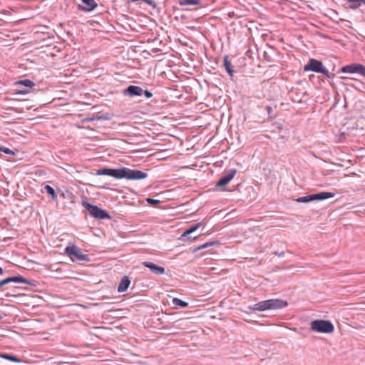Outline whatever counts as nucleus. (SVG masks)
<instances>
[{"mask_svg":"<svg viewBox=\"0 0 365 365\" xmlns=\"http://www.w3.org/2000/svg\"><path fill=\"white\" fill-rule=\"evenodd\" d=\"M342 73H359L361 76H365V67L361 64H351L343 66L341 68Z\"/></svg>","mask_w":365,"mask_h":365,"instance_id":"6e6552de","label":"nucleus"},{"mask_svg":"<svg viewBox=\"0 0 365 365\" xmlns=\"http://www.w3.org/2000/svg\"><path fill=\"white\" fill-rule=\"evenodd\" d=\"M173 304L175 306H180L181 307H186L188 306V303L185 302L178 298H173Z\"/></svg>","mask_w":365,"mask_h":365,"instance_id":"aec40b11","label":"nucleus"},{"mask_svg":"<svg viewBox=\"0 0 365 365\" xmlns=\"http://www.w3.org/2000/svg\"><path fill=\"white\" fill-rule=\"evenodd\" d=\"M82 205L89 212L90 215L96 219H109V214L98 206L92 205L87 202H83Z\"/></svg>","mask_w":365,"mask_h":365,"instance_id":"423d86ee","label":"nucleus"},{"mask_svg":"<svg viewBox=\"0 0 365 365\" xmlns=\"http://www.w3.org/2000/svg\"><path fill=\"white\" fill-rule=\"evenodd\" d=\"M65 254L70 257L72 262L88 260V255L83 254L81 250L76 245L66 247L65 249Z\"/></svg>","mask_w":365,"mask_h":365,"instance_id":"39448f33","label":"nucleus"},{"mask_svg":"<svg viewBox=\"0 0 365 365\" xmlns=\"http://www.w3.org/2000/svg\"><path fill=\"white\" fill-rule=\"evenodd\" d=\"M44 189H45L46 192L49 195L51 196L53 200H56L57 196H56V192H55L54 189L51 186L47 185L45 186Z\"/></svg>","mask_w":365,"mask_h":365,"instance_id":"f3484780","label":"nucleus"},{"mask_svg":"<svg viewBox=\"0 0 365 365\" xmlns=\"http://www.w3.org/2000/svg\"><path fill=\"white\" fill-rule=\"evenodd\" d=\"M98 175H109L116 179L125 178L127 180H142L147 178V173L138 170H132L128 168H121L120 169L103 168L96 171Z\"/></svg>","mask_w":365,"mask_h":365,"instance_id":"f257e3e1","label":"nucleus"},{"mask_svg":"<svg viewBox=\"0 0 365 365\" xmlns=\"http://www.w3.org/2000/svg\"><path fill=\"white\" fill-rule=\"evenodd\" d=\"M287 302L278 299H271L255 304L252 308L254 311H265L277 309L287 307Z\"/></svg>","mask_w":365,"mask_h":365,"instance_id":"f03ea898","label":"nucleus"},{"mask_svg":"<svg viewBox=\"0 0 365 365\" xmlns=\"http://www.w3.org/2000/svg\"><path fill=\"white\" fill-rule=\"evenodd\" d=\"M1 318H2V317H1V316L0 315V319H1Z\"/></svg>","mask_w":365,"mask_h":365,"instance_id":"c756f323","label":"nucleus"},{"mask_svg":"<svg viewBox=\"0 0 365 365\" xmlns=\"http://www.w3.org/2000/svg\"><path fill=\"white\" fill-rule=\"evenodd\" d=\"M24 284L29 283L28 281L26 279H25L24 280Z\"/></svg>","mask_w":365,"mask_h":365,"instance_id":"cd10ccee","label":"nucleus"},{"mask_svg":"<svg viewBox=\"0 0 365 365\" xmlns=\"http://www.w3.org/2000/svg\"><path fill=\"white\" fill-rule=\"evenodd\" d=\"M0 151H2L3 153H4L6 154H9V153H12L10 149H9L8 148L4 147L1 145H0Z\"/></svg>","mask_w":365,"mask_h":365,"instance_id":"4be33fe9","label":"nucleus"},{"mask_svg":"<svg viewBox=\"0 0 365 365\" xmlns=\"http://www.w3.org/2000/svg\"><path fill=\"white\" fill-rule=\"evenodd\" d=\"M143 90L136 86H129L125 90V93L129 95L130 96H141L143 94Z\"/></svg>","mask_w":365,"mask_h":365,"instance_id":"9b49d317","label":"nucleus"},{"mask_svg":"<svg viewBox=\"0 0 365 365\" xmlns=\"http://www.w3.org/2000/svg\"><path fill=\"white\" fill-rule=\"evenodd\" d=\"M310 329L317 333L331 334L334 332V327L330 321L316 319L310 323Z\"/></svg>","mask_w":365,"mask_h":365,"instance_id":"7ed1b4c3","label":"nucleus"},{"mask_svg":"<svg viewBox=\"0 0 365 365\" xmlns=\"http://www.w3.org/2000/svg\"><path fill=\"white\" fill-rule=\"evenodd\" d=\"M19 93H23V91H19Z\"/></svg>","mask_w":365,"mask_h":365,"instance_id":"c85d7f7f","label":"nucleus"},{"mask_svg":"<svg viewBox=\"0 0 365 365\" xmlns=\"http://www.w3.org/2000/svg\"><path fill=\"white\" fill-rule=\"evenodd\" d=\"M223 64L227 73L232 76L233 73V70L232 68L231 63L229 61L228 57L227 56H225L223 58Z\"/></svg>","mask_w":365,"mask_h":365,"instance_id":"dca6fc26","label":"nucleus"},{"mask_svg":"<svg viewBox=\"0 0 365 365\" xmlns=\"http://www.w3.org/2000/svg\"><path fill=\"white\" fill-rule=\"evenodd\" d=\"M334 196V193L329 192H322L317 194L304 196L297 198L296 200L298 202H309L312 200H322L328 198L333 197Z\"/></svg>","mask_w":365,"mask_h":365,"instance_id":"0eeeda50","label":"nucleus"},{"mask_svg":"<svg viewBox=\"0 0 365 365\" xmlns=\"http://www.w3.org/2000/svg\"><path fill=\"white\" fill-rule=\"evenodd\" d=\"M82 1L85 4V6H82V10L83 11H91L97 6V3L95 0H82Z\"/></svg>","mask_w":365,"mask_h":365,"instance_id":"f8f14e48","label":"nucleus"},{"mask_svg":"<svg viewBox=\"0 0 365 365\" xmlns=\"http://www.w3.org/2000/svg\"><path fill=\"white\" fill-rule=\"evenodd\" d=\"M304 71H314L316 73H320L328 78L330 77L329 71L324 67L323 63L317 59L311 58L308 63L304 66Z\"/></svg>","mask_w":365,"mask_h":365,"instance_id":"20e7f679","label":"nucleus"},{"mask_svg":"<svg viewBox=\"0 0 365 365\" xmlns=\"http://www.w3.org/2000/svg\"><path fill=\"white\" fill-rule=\"evenodd\" d=\"M16 83H17V84H21V85H23V84H24L23 80H19V81H16Z\"/></svg>","mask_w":365,"mask_h":365,"instance_id":"a878e982","label":"nucleus"},{"mask_svg":"<svg viewBox=\"0 0 365 365\" xmlns=\"http://www.w3.org/2000/svg\"><path fill=\"white\" fill-rule=\"evenodd\" d=\"M237 173L236 169H231L226 172L225 175L222 176L217 182V187H224L227 185L235 177Z\"/></svg>","mask_w":365,"mask_h":365,"instance_id":"1a4fd4ad","label":"nucleus"},{"mask_svg":"<svg viewBox=\"0 0 365 365\" xmlns=\"http://www.w3.org/2000/svg\"><path fill=\"white\" fill-rule=\"evenodd\" d=\"M147 201H148V202H150V203H154V202H157V200H153V199H150V198H148V199H147Z\"/></svg>","mask_w":365,"mask_h":365,"instance_id":"393cba45","label":"nucleus"},{"mask_svg":"<svg viewBox=\"0 0 365 365\" xmlns=\"http://www.w3.org/2000/svg\"><path fill=\"white\" fill-rule=\"evenodd\" d=\"M179 4L180 6L198 5L200 1L198 0H181Z\"/></svg>","mask_w":365,"mask_h":365,"instance_id":"a211bd4d","label":"nucleus"},{"mask_svg":"<svg viewBox=\"0 0 365 365\" xmlns=\"http://www.w3.org/2000/svg\"><path fill=\"white\" fill-rule=\"evenodd\" d=\"M1 356L4 359H8V360H10L12 361H15V362L21 361L20 359H17L16 356H14L13 355H10V354H4L1 355Z\"/></svg>","mask_w":365,"mask_h":365,"instance_id":"412c9836","label":"nucleus"},{"mask_svg":"<svg viewBox=\"0 0 365 365\" xmlns=\"http://www.w3.org/2000/svg\"><path fill=\"white\" fill-rule=\"evenodd\" d=\"M214 244V242H209V243H205L202 245H200V247H198L197 250H202V249H204V248H206L209 246H211Z\"/></svg>","mask_w":365,"mask_h":365,"instance_id":"5701e85b","label":"nucleus"},{"mask_svg":"<svg viewBox=\"0 0 365 365\" xmlns=\"http://www.w3.org/2000/svg\"><path fill=\"white\" fill-rule=\"evenodd\" d=\"M203 225V223L202 222H198L192 226H191L189 229L186 230L183 234L181 235V239L184 238L185 237H187L188 235L194 232L197 229H199L200 227Z\"/></svg>","mask_w":365,"mask_h":365,"instance_id":"2eb2a0df","label":"nucleus"},{"mask_svg":"<svg viewBox=\"0 0 365 365\" xmlns=\"http://www.w3.org/2000/svg\"><path fill=\"white\" fill-rule=\"evenodd\" d=\"M130 284V281L129 278L126 276L123 277L121 279V281L118 285V291L119 292H125L128 288Z\"/></svg>","mask_w":365,"mask_h":365,"instance_id":"ddd939ff","label":"nucleus"},{"mask_svg":"<svg viewBox=\"0 0 365 365\" xmlns=\"http://www.w3.org/2000/svg\"><path fill=\"white\" fill-rule=\"evenodd\" d=\"M10 282H23V277H21V276L11 277H8L6 279H4L0 281V287H1L4 285L7 284Z\"/></svg>","mask_w":365,"mask_h":365,"instance_id":"4468645a","label":"nucleus"},{"mask_svg":"<svg viewBox=\"0 0 365 365\" xmlns=\"http://www.w3.org/2000/svg\"><path fill=\"white\" fill-rule=\"evenodd\" d=\"M143 93H144V95L148 98H150L153 96V94L151 92H150L149 91H143Z\"/></svg>","mask_w":365,"mask_h":365,"instance_id":"b1692460","label":"nucleus"},{"mask_svg":"<svg viewBox=\"0 0 365 365\" xmlns=\"http://www.w3.org/2000/svg\"><path fill=\"white\" fill-rule=\"evenodd\" d=\"M3 273V269L1 267H0V274H1Z\"/></svg>","mask_w":365,"mask_h":365,"instance_id":"bb28decb","label":"nucleus"},{"mask_svg":"<svg viewBox=\"0 0 365 365\" xmlns=\"http://www.w3.org/2000/svg\"><path fill=\"white\" fill-rule=\"evenodd\" d=\"M34 86L35 83L33 81L31 80L24 79V94L29 93V90L26 88H32Z\"/></svg>","mask_w":365,"mask_h":365,"instance_id":"6ab92c4d","label":"nucleus"},{"mask_svg":"<svg viewBox=\"0 0 365 365\" xmlns=\"http://www.w3.org/2000/svg\"><path fill=\"white\" fill-rule=\"evenodd\" d=\"M143 265L150 269V270L155 274H163L165 273V268L150 262H143Z\"/></svg>","mask_w":365,"mask_h":365,"instance_id":"9d476101","label":"nucleus"}]
</instances>
